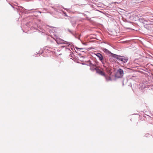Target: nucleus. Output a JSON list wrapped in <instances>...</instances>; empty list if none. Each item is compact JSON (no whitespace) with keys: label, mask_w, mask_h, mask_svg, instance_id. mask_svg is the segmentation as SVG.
Wrapping results in <instances>:
<instances>
[{"label":"nucleus","mask_w":153,"mask_h":153,"mask_svg":"<svg viewBox=\"0 0 153 153\" xmlns=\"http://www.w3.org/2000/svg\"><path fill=\"white\" fill-rule=\"evenodd\" d=\"M125 18H128V19L130 20L136 21L138 20L139 17L136 13L131 14L128 13L127 11L125 12Z\"/></svg>","instance_id":"nucleus-2"},{"label":"nucleus","mask_w":153,"mask_h":153,"mask_svg":"<svg viewBox=\"0 0 153 153\" xmlns=\"http://www.w3.org/2000/svg\"><path fill=\"white\" fill-rule=\"evenodd\" d=\"M112 56L115 58L118 59L117 56L116 55L112 54Z\"/></svg>","instance_id":"nucleus-15"},{"label":"nucleus","mask_w":153,"mask_h":153,"mask_svg":"<svg viewBox=\"0 0 153 153\" xmlns=\"http://www.w3.org/2000/svg\"><path fill=\"white\" fill-rule=\"evenodd\" d=\"M139 86V89L142 90L146 88H148L147 85V84L143 83L140 84Z\"/></svg>","instance_id":"nucleus-5"},{"label":"nucleus","mask_w":153,"mask_h":153,"mask_svg":"<svg viewBox=\"0 0 153 153\" xmlns=\"http://www.w3.org/2000/svg\"><path fill=\"white\" fill-rule=\"evenodd\" d=\"M131 42V41L130 40H126L125 41V44H130V42Z\"/></svg>","instance_id":"nucleus-14"},{"label":"nucleus","mask_w":153,"mask_h":153,"mask_svg":"<svg viewBox=\"0 0 153 153\" xmlns=\"http://www.w3.org/2000/svg\"><path fill=\"white\" fill-rule=\"evenodd\" d=\"M128 30V31H129L130 32L131 30Z\"/></svg>","instance_id":"nucleus-20"},{"label":"nucleus","mask_w":153,"mask_h":153,"mask_svg":"<svg viewBox=\"0 0 153 153\" xmlns=\"http://www.w3.org/2000/svg\"><path fill=\"white\" fill-rule=\"evenodd\" d=\"M128 60V58L127 57H125V63Z\"/></svg>","instance_id":"nucleus-16"},{"label":"nucleus","mask_w":153,"mask_h":153,"mask_svg":"<svg viewBox=\"0 0 153 153\" xmlns=\"http://www.w3.org/2000/svg\"><path fill=\"white\" fill-rule=\"evenodd\" d=\"M97 72L100 75L105 76V73L99 69L97 70Z\"/></svg>","instance_id":"nucleus-9"},{"label":"nucleus","mask_w":153,"mask_h":153,"mask_svg":"<svg viewBox=\"0 0 153 153\" xmlns=\"http://www.w3.org/2000/svg\"><path fill=\"white\" fill-rule=\"evenodd\" d=\"M65 16H68L67 15V14H65Z\"/></svg>","instance_id":"nucleus-19"},{"label":"nucleus","mask_w":153,"mask_h":153,"mask_svg":"<svg viewBox=\"0 0 153 153\" xmlns=\"http://www.w3.org/2000/svg\"><path fill=\"white\" fill-rule=\"evenodd\" d=\"M132 80V79L130 78L129 79H127V82L126 83V85H127L128 88L130 90H133V89L131 87V81Z\"/></svg>","instance_id":"nucleus-4"},{"label":"nucleus","mask_w":153,"mask_h":153,"mask_svg":"<svg viewBox=\"0 0 153 153\" xmlns=\"http://www.w3.org/2000/svg\"><path fill=\"white\" fill-rule=\"evenodd\" d=\"M138 20H139L140 22H142V23H144V22L145 21V20L143 19H142V18L139 19V18Z\"/></svg>","instance_id":"nucleus-12"},{"label":"nucleus","mask_w":153,"mask_h":153,"mask_svg":"<svg viewBox=\"0 0 153 153\" xmlns=\"http://www.w3.org/2000/svg\"><path fill=\"white\" fill-rule=\"evenodd\" d=\"M62 44H65L67 45H70V43L69 42L65 41V42H64L62 43Z\"/></svg>","instance_id":"nucleus-17"},{"label":"nucleus","mask_w":153,"mask_h":153,"mask_svg":"<svg viewBox=\"0 0 153 153\" xmlns=\"http://www.w3.org/2000/svg\"><path fill=\"white\" fill-rule=\"evenodd\" d=\"M123 75V71L119 69H118L115 74V76L117 78H121L122 77Z\"/></svg>","instance_id":"nucleus-3"},{"label":"nucleus","mask_w":153,"mask_h":153,"mask_svg":"<svg viewBox=\"0 0 153 153\" xmlns=\"http://www.w3.org/2000/svg\"><path fill=\"white\" fill-rule=\"evenodd\" d=\"M105 77L107 80L109 81L111 80V79L110 76H107L106 75H105Z\"/></svg>","instance_id":"nucleus-11"},{"label":"nucleus","mask_w":153,"mask_h":153,"mask_svg":"<svg viewBox=\"0 0 153 153\" xmlns=\"http://www.w3.org/2000/svg\"><path fill=\"white\" fill-rule=\"evenodd\" d=\"M149 134H145V136L146 137H149Z\"/></svg>","instance_id":"nucleus-18"},{"label":"nucleus","mask_w":153,"mask_h":153,"mask_svg":"<svg viewBox=\"0 0 153 153\" xmlns=\"http://www.w3.org/2000/svg\"><path fill=\"white\" fill-rule=\"evenodd\" d=\"M141 59L140 58L136 59H134V63L138 64V62H141Z\"/></svg>","instance_id":"nucleus-8"},{"label":"nucleus","mask_w":153,"mask_h":153,"mask_svg":"<svg viewBox=\"0 0 153 153\" xmlns=\"http://www.w3.org/2000/svg\"><path fill=\"white\" fill-rule=\"evenodd\" d=\"M144 27L147 30H151L150 27L148 25H144Z\"/></svg>","instance_id":"nucleus-10"},{"label":"nucleus","mask_w":153,"mask_h":153,"mask_svg":"<svg viewBox=\"0 0 153 153\" xmlns=\"http://www.w3.org/2000/svg\"><path fill=\"white\" fill-rule=\"evenodd\" d=\"M96 65L95 64H93L92 63H90V66L91 67H96Z\"/></svg>","instance_id":"nucleus-13"},{"label":"nucleus","mask_w":153,"mask_h":153,"mask_svg":"<svg viewBox=\"0 0 153 153\" xmlns=\"http://www.w3.org/2000/svg\"><path fill=\"white\" fill-rule=\"evenodd\" d=\"M95 54L99 58V60L102 63H103V57L102 55L100 53H97Z\"/></svg>","instance_id":"nucleus-6"},{"label":"nucleus","mask_w":153,"mask_h":153,"mask_svg":"<svg viewBox=\"0 0 153 153\" xmlns=\"http://www.w3.org/2000/svg\"><path fill=\"white\" fill-rule=\"evenodd\" d=\"M125 32H129L130 31H128V30H135L138 31L139 29L135 30L133 28L134 26L132 23V22H131L130 20L128 19V18H125Z\"/></svg>","instance_id":"nucleus-1"},{"label":"nucleus","mask_w":153,"mask_h":153,"mask_svg":"<svg viewBox=\"0 0 153 153\" xmlns=\"http://www.w3.org/2000/svg\"><path fill=\"white\" fill-rule=\"evenodd\" d=\"M125 72L126 73H131L132 72V70L131 69L127 68L126 67H125Z\"/></svg>","instance_id":"nucleus-7"}]
</instances>
